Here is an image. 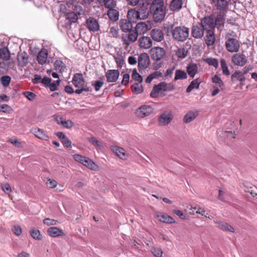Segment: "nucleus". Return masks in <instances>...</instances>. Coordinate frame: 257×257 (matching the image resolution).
Instances as JSON below:
<instances>
[{
    "label": "nucleus",
    "instance_id": "nucleus-62",
    "mask_svg": "<svg viewBox=\"0 0 257 257\" xmlns=\"http://www.w3.org/2000/svg\"><path fill=\"white\" fill-rule=\"evenodd\" d=\"M151 251L156 257H161L163 254V251L160 248H153Z\"/></svg>",
    "mask_w": 257,
    "mask_h": 257
},
{
    "label": "nucleus",
    "instance_id": "nucleus-31",
    "mask_svg": "<svg viewBox=\"0 0 257 257\" xmlns=\"http://www.w3.org/2000/svg\"><path fill=\"white\" fill-rule=\"evenodd\" d=\"M100 5L104 6L106 9L114 8L116 6V2L114 0H97Z\"/></svg>",
    "mask_w": 257,
    "mask_h": 257
},
{
    "label": "nucleus",
    "instance_id": "nucleus-51",
    "mask_svg": "<svg viewBox=\"0 0 257 257\" xmlns=\"http://www.w3.org/2000/svg\"><path fill=\"white\" fill-rule=\"evenodd\" d=\"M212 82L215 83L218 87L221 89L223 88L224 86L223 83L220 78L217 75H216L212 78Z\"/></svg>",
    "mask_w": 257,
    "mask_h": 257
},
{
    "label": "nucleus",
    "instance_id": "nucleus-45",
    "mask_svg": "<svg viewBox=\"0 0 257 257\" xmlns=\"http://www.w3.org/2000/svg\"><path fill=\"white\" fill-rule=\"evenodd\" d=\"M30 234L32 237L36 240H40L42 239V235L38 229L35 228L31 229Z\"/></svg>",
    "mask_w": 257,
    "mask_h": 257
},
{
    "label": "nucleus",
    "instance_id": "nucleus-59",
    "mask_svg": "<svg viewBox=\"0 0 257 257\" xmlns=\"http://www.w3.org/2000/svg\"><path fill=\"white\" fill-rule=\"evenodd\" d=\"M60 79L53 81L52 83L51 82L49 88L52 91H55L57 89V87L60 84Z\"/></svg>",
    "mask_w": 257,
    "mask_h": 257
},
{
    "label": "nucleus",
    "instance_id": "nucleus-12",
    "mask_svg": "<svg viewBox=\"0 0 257 257\" xmlns=\"http://www.w3.org/2000/svg\"><path fill=\"white\" fill-rule=\"evenodd\" d=\"M150 63V58L146 53L141 54L138 59V66L140 69H144L148 67Z\"/></svg>",
    "mask_w": 257,
    "mask_h": 257
},
{
    "label": "nucleus",
    "instance_id": "nucleus-54",
    "mask_svg": "<svg viewBox=\"0 0 257 257\" xmlns=\"http://www.w3.org/2000/svg\"><path fill=\"white\" fill-rule=\"evenodd\" d=\"M187 54V51L184 48H179L176 52V55L180 58H184Z\"/></svg>",
    "mask_w": 257,
    "mask_h": 257
},
{
    "label": "nucleus",
    "instance_id": "nucleus-29",
    "mask_svg": "<svg viewBox=\"0 0 257 257\" xmlns=\"http://www.w3.org/2000/svg\"><path fill=\"white\" fill-rule=\"evenodd\" d=\"M139 14L140 19L145 20L148 17L149 11L148 10V5L143 4L138 11Z\"/></svg>",
    "mask_w": 257,
    "mask_h": 257
},
{
    "label": "nucleus",
    "instance_id": "nucleus-26",
    "mask_svg": "<svg viewBox=\"0 0 257 257\" xmlns=\"http://www.w3.org/2000/svg\"><path fill=\"white\" fill-rule=\"evenodd\" d=\"M48 52L46 49L41 50L38 54L37 60L40 64L43 65L46 63L47 60Z\"/></svg>",
    "mask_w": 257,
    "mask_h": 257
},
{
    "label": "nucleus",
    "instance_id": "nucleus-38",
    "mask_svg": "<svg viewBox=\"0 0 257 257\" xmlns=\"http://www.w3.org/2000/svg\"><path fill=\"white\" fill-rule=\"evenodd\" d=\"M205 41L207 45L208 46H212L214 44L215 42L214 31H210L209 32H207Z\"/></svg>",
    "mask_w": 257,
    "mask_h": 257
},
{
    "label": "nucleus",
    "instance_id": "nucleus-30",
    "mask_svg": "<svg viewBox=\"0 0 257 257\" xmlns=\"http://www.w3.org/2000/svg\"><path fill=\"white\" fill-rule=\"evenodd\" d=\"M198 115V112L197 111H190L185 115L184 122L186 123H188L195 119Z\"/></svg>",
    "mask_w": 257,
    "mask_h": 257
},
{
    "label": "nucleus",
    "instance_id": "nucleus-25",
    "mask_svg": "<svg viewBox=\"0 0 257 257\" xmlns=\"http://www.w3.org/2000/svg\"><path fill=\"white\" fill-rule=\"evenodd\" d=\"M156 217L161 222L167 223H173L175 222V220L167 214L160 213L156 215Z\"/></svg>",
    "mask_w": 257,
    "mask_h": 257
},
{
    "label": "nucleus",
    "instance_id": "nucleus-48",
    "mask_svg": "<svg viewBox=\"0 0 257 257\" xmlns=\"http://www.w3.org/2000/svg\"><path fill=\"white\" fill-rule=\"evenodd\" d=\"M225 22V17L224 15L221 14V13L217 15L215 25L217 26H223Z\"/></svg>",
    "mask_w": 257,
    "mask_h": 257
},
{
    "label": "nucleus",
    "instance_id": "nucleus-49",
    "mask_svg": "<svg viewBox=\"0 0 257 257\" xmlns=\"http://www.w3.org/2000/svg\"><path fill=\"white\" fill-rule=\"evenodd\" d=\"M220 64H221V69L222 70L223 73L226 75H229L230 72L228 69L227 64L224 59H221Z\"/></svg>",
    "mask_w": 257,
    "mask_h": 257
},
{
    "label": "nucleus",
    "instance_id": "nucleus-53",
    "mask_svg": "<svg viewBox=\"0 0 257 257\" xmlns=\"http://www.w3.org/2000/svg\"><path fill=\"white\" fill-rule=\"evenodd\" d=\"M205 61L209 65L213 66L215 68L218 67V60L215 58H208L206 59Z\"/></svg>",
    "mask_w": 257,
    "mask_h": 257
},
{
    "label": "nucleus",
    "instance_id": "nucleus-55",
    "mask_svg": "<svg viewBox=\"0 0 257 257\" xmlns=\"http://www.w3.org/2000/svg\"><path fill=\"white\" fill-rule=\"evenodd\" d=\"M11 78L9 76H3L1 78V81L5 87L8 86L11 82Z\"/></svg>",
    "mask_w": 257,
    "mask_h": 257
},
{
    "label": "nucleus",
    "instance_id": "nucleus-20",
    "mask_svg": "<svg viewBox=\"0 0 257 257\" xmlns=\"http://www.w3.org/2000/svg\"><path fill=\"white\" fill-rule=\"evenodd\" d=\"M132 22L127 19H121L119 22V26L124 32H127L132 30Z\"/></svg>",
    "mask_w": 257,
    "mask_h": 257
},
{
    "label": "nucleus",
    "instance_id": "nucleus-56",
    "mask_svg": "<svg viewBox=\"0 0 257 257\" xmlns=\"http://www.w3.org/2000/svg\"><path fill=\"white\" fill-rule=\"evenodd\" d=\"M104 82L101 80H96L92 83V86L94 87L96 91H99L103 86Z\"/></svg>",
    "mask_w": 257,
    "mask_h": 257
},
{
    "label": "nucleus",
    "instance_id": "nucleus-42",
    "mask_svg": "<svg viewBox=\"0 0 257 257\" xmlns=\"http://www.w3.org/2000/svg\"><path fill=\"white\" fill-rule=\"evenodd\" d=\"M132 89L133 93L137 94L142 93L143 91V88L141 83L135 82L132 86Z\"/></svg>",
    "mask_w": 257,
    "mask_h": 257
},
{
    "label": "nucleus",
    "instance_id": "nucleus-8",
    "mask_svg": "<svg viewBox=\"0 0 257 257\" xmlns=\"http://www.w3.org/2000/svg\"><path fill=\"white\" fill-rule=\"evenodd\" d=\"M200 24L201 26H202V28H203L204 30L206 31V32L214 31V20L210 17L204 18L202 20Z\"/></svg>",
    "mask_w": 257,
    "mask_h": 257
},
{
    "label": "nucleus",
    "instance_id": "nucleus-60",
    "mask_svg": "<svg viewBox=\"0 0 257 257\" xmlns=\"http://www.w3.org/2000/svg\"><path fill=\"white\" fill-rule=\"evenodd\" d=\"M24 95L29 100H33L36 97V95L30 91H25L23 93Z\"/></svg>",
    "mask_w": 257,
    "mask_h": 257
},
{
    "label": "nucleus",
    "instance_id": "nucleus-7",
    "mask_svg": "<svg viewBox=\"0 0 257 257\" xmlns=\"http://www.w3.org/2000/svg\"><path fill=\"white\" fill-rule=\"evenodd\" d=\"M227 50L229 52H237L240 48V44L238 40L234 38H229L225 42Z\"/></svg>",
    "mask_w": 257,
    "mask_h": 257
},
{
    "label": "nucleus",
    "instance_id": "nucleus-1",
    "mask_svg": "<svg viewBox=\"0 0 257 257\" xmlns=\"http://www.w3.org/2000/svg\"><path fill=\"white\" fill-rule=\"evenodd\" d=\"M189 29L184 26L176 27L172 31V36L178 41L183 42L189 36Z\"/></svg>",
    "mask_w": 257,
    "mask_h": 257
},
{
    "label": "nucleus",
    "instance_id": "nucleus-58",
    "mask_svg": "<svg viewBox=\"0 0 257 257\" xmlns=\"http://www.w3.org/2000/svg\"><path fill=\"white\" fill-rule=\"evenodd\" d=\"M1 188L3 191L7 194H9L12 192V189L8 183H4L2 184Z\"/></svg>",
    "mask_w": 257,
    "mask_h": 257
},
{
    "label": "nucleus",
    "instance_id": "nucleus-36",
    "mask_svg": "<svg viewBox=\"0 0 257 257\" xmlns=\"http://www.w3.org/2000/svg\"><path fill=\"white\" fill-rule=\"evenodd\" d=\"M231 80L233 82H235L237 81L243 82L245 80L244 76L242 73V72L239 71H235L233 73L231 77Z\"/></svg>",
    "mask_w": 257,
    "mask_h": 257
},
{
    "label": "nucleus",
    "instance_id": "nucleus-57",
    "mask_svg": "<svg viewBox=\"0 0 257 257\" xmlns=\"http://www.w3.org/2000/svg\"><path fill=\"white\" fill-rule=\"evenodd\" d=\"M12 231L17 236H20L22 232V228L19 225H14L12 226Z\"/></svg>",
    "mask_w": 257,
    "mask_h": 257
},
{
    "label": "nucleus",
    "instance_id": "nucleus-3",
    "mask_svg": "<svg viewBox=\"0 0 257 257\" xmlns=\"http://www.w3.org/2000/svg\"><path fill=\"white\" fill-rule=\"evenodd\" d=\"M172 89L173 87L170 84L162 82L154 87L150 95L152 98H156L159 96V94L162 91H170Z\"/></svg>",
    "mask_w": 257,
    "mask_h": 257
},
{
    "label": "nucleus",
    "instance_id": "nucleus-4",
    "mask_svg": "<svg viewBox=\"0 0 257 257\" xmlns=\"http://www.w3.org/2000/svg\"><path fill=\"white\" fill-rule=\"evenodd\" d=\"M154 108L150 105H143L138 108L135 111L136 116L139 118H144L150 115Z\"/></svg>",
    "mask_w": 257,
    "mask_h": 257
},
{
    "label": "nucleus",
    "instance_id": "nucleus-39",
    "mask_svg": "<svg viewBox=\"0 0 257 257\" xmlns=\"http://www.w3.org/2000/svg\"><path fill=\"white\" fill-rule=\"evenodd\" d=\"M201 81L199 79L197 78L193 80L190 83V84L188 86L186 89L187 92H190L193 89L195 88H198L200 84L201 83Z\"/></svg>",
    "mask_w": 257,
    "mask_h": 257
},
{
    "label": "nucleus",
    "instance_id": "nucleus-9",
    "mask_svg": "<svg viewBox=\"0 0 257 257\" xmlns=\"http://www.w3.org/2000/svg\"><path fill=\"white\" fill-rule=\"evenodd\" d=\"M75 12H70L66 15V19L70 23H76L78 19V16L83 13V11L81 7L78 6L76 7Z\"/></svg>",
    "mask_w": 257,
    "mask_h": 257
},
{
    "label": "nucleus",
    "instance_id": "nucleus-28",
    "mask_svg": "<svg viewBox=\"0 0 257 257\" xmlns=\"http://www.w3.org/2000/svg\"><path fill=\"white\" fill-rule=\"evenodd\" d=\"M152 39L157 42H161L164 39V35L162 32L158 29H153L151 31Z\"/></svg>",
    "mask_w": 257,
    "mask_h": 257
},
{
    "label": "nucleus",
    "instance_id": "nucleus-24",
    "mask_svg": "<svg viewBox=\"0 0 257 257\" xmlns=\"http://www.w3.org/2000/svg\"><path fill=\"white\" fill-rule=\"evenodd\" d=\"M111 150L120 159H126L127 155L123 148L114 146L112 147Z\"/></svg>",
    "mask_w": 257,
    "mask_h": 257
},
{
    "label": "nucleus",
    "instance_id": "nucleus-64",
    "mask_svg": "<svg viewBox=\"0 0 257 257\" xmlns=\"http://www.w3.org/2000/svg\"><path fill=\"white\" fill-rule=\"evenodd\" d=\"M46 184L50 188H53L56 187L57 182L54 180L49 179L47 180Z\"/></svg>",
    "mask_w": 257,
    "mask_h": 257
},
{
    "label": "nucleus",
    "instance_id": "nucleus-21",
    "mask_svg": "<svg viewBox=\"0 0 257 257\" xmlns=\"http://www.w3.org/2000/svg\"><path fill=\"white\" fill-rule=\"evenodd\" d=\"M215 3L217 9L220 12L227 11L228 6V2L227 0H216Z\"/></svg>",
    "mask_w": 257,
    "mask_h": 257
},
{
    "label": "nucleus",
    "instance_id": "nucleus-23",
    "mask_svg": "<svg viewBox=\"0 0 257 257\" xmlns=\"http://www.w3.org/2000/svg\"><path fill=\"white\" fill-rule=\"evenodd\" d=\"M187 72L191 78H194L198 72V67L195 63H190L186 67Z\"/></svg>",
    "mask_w": 257,
    "mask_h": 257
},
{
    "label": "nucleus",
    "instance_id": "nucleus-40",
    "mask_svg": "<svg viewBox=\"0 0 257 257\" xmlns=\"http://www.w3.org/2000/svg\"><path fill=\"white\" fill-rule=\"evenodd\" d=\"M83 165L92 170L96 171L98 169V166L88 158H87Z\"/></svg>",
    "mask_w": 257,
    "mask_h": 257
},
{
    "label": "nucleus",
    "instance_id": "nucleus-27",
    "mask_svg": "<svg viewBox=\"0 0 257 257\" xmlns=\"http://www.w3.org/2000/svg\"><path fill=\"white\" fill-rule=\"evenodd\" d=\"M148 26L145 22L138 23L134 29L139 35H142L148 31Z\"/></svg>",
    "mask_w": 257,
    "mask_h": 257
},
{
    "label": "nucleus",
    "instance_id": "nucleus-52",
    "mask_svg": "<svg viewBox=\"0 0 257 257\" xmlns=\"http://www.w3.org/2000/svg\"><path fill=\"white\" fill-rule=\"evenodd\" d=\"M73 159L77 162L84 165L87 157L82 156L79 154H74L73 156Z\"/></svg>",
    "mask_w": 257,
    "mask_h": 257
},
{
    "label": "nucleus",
    "instance_id": "nucleus-34",
    "mask_svg": "<svg viewBox=\"0 0 257 257\" xmlns=\"http://www.w3.org/2000/svg\"><path fill=\"white\" fill-rule=\"evenodd\" d=\"M19 65L22 67L26 66L28 63V55L26 53L19 54L17 57Z\"/></svg>",
    "mask_w": 257,
    "mask_h": 257
},
{
    "label": "nucleus",
    "instance_id": "nucleus-32",
    "mask_svg": "<svg viewBox=\"0 0 257 257\" xmlns=\"http://www.w3.org/2000/svg\"><path fill=\"white\" fill-rule=\"evenodd\" d=\"M215 223L216 224V226L220 229L224 230L227 231L231 232H233L234 231V228L232 226L228 224L226 222H221V221H215Z\"/></svg>",
    "mask_w": 257,
    "mask_h": 257
},
{
    "label": "nucleus",
    "instance_id": "nucleus-47",
    "mask_svg": "<svg viewBox=\"0 0 257 257\" xmlns=\"http://www.w3.org/2000/svg\"><path fill=\"white\" fill-rule=\"evenodd\" d=\"M132 77L136 82L142 83L143 81L142 76L138 73L136 69L133 70Z\"/></svg>",
    "mask_w": 257,
    "mask_h": 257
},
{
    "label": "nucleus",
    "instance_id": "nucleus-10",
    "mask_svg": "<svg viewBox=\"0 0 257 257\" xmlns=\"http://www.w3.org/2000/svg\"><path fill=\"white\" fill-rule=\"evenodd\" d=\"M247 60L245 55L240 53L234 54L232 57V62L235 65L243 66L247 63Z\"/></svg>",
    "mask_w": 257,
    "mask_h": 257
},
{
    "label": "nucleus",
    "instance_id": "nucleus-6",
    "mask_svg": "<svg viewBox=\"0 0 257 257\" xmlns=\"http://www.w3.org/2000/svg\"><path fill=\"white\" fill-rule=\"evenodd\" d=\"M150 54L153 60L159 61L164 58L166 52L163 48L155 47L151 49Z\"/></svg>",
    "mask_w": 257,
    "mask_h": 257
},
{
    "label": "nucleus",
    "instance_id": "nucleus-41",
    "mask_svg": "<svg viewBox=\"0 0 257 257\" xmlns=\"http://www.w3.org/2000/svg\"><path fill=\"white\" fill-rule=\"evenodd\" d=\"M10 58V54L8 49L4 47L0 49V58L4 60H8Z\"/></svg>",
    "mask_w": 257,
    "mask_h": 257
},
{
    "label": "nucleus",
    "instance_id": "nucleus-13",
    "mask_svg": "<svg viewBox=\"0 0 257 257\" xmlns=\"http://www.w3.org/2000/svg\"><path fill=\"white\" fill-rule=\"evenodd\" d=\"M87 28L90 31L96 32L99 29V25L97 20L92 17H89L86 20Z\"/></svg>",
    "mask_w": 257,
    "mask_h": 257
},
{
    "label": "nucleus",
    "instance_id": "nucleus-50",
    "mask_svg": "<svg viewBox=\"0 0 257 257\" xmlns=\"http://www.w3.org/2000/svg\"><path fill=\"white\" fill-rule=\"evenodd\" d=\"M8 141L17 148H21L23 147V142L19 141L16 138L13 137L10 138Z\"/></svg>",
    "mask_w": 257,
    "mask_h": 257
},
{
    "label": "nucleus",
    "instance_id": "nucleus-61",
    "mask_svg": "<svg viewBox=\"0 0 257 257\" xmlns=\"http://www.w3.org/2000/svg\"><path fill=\"white\" fill-rule=\"evenodd\" d=\"M43 223L45 224L48 225H56L58 223V221L56 220H54L53 219H50L49 218H47L44 219Z\"/></svg>",
    "mask_w": 257,
    "mask_h": 257
},
{
    "label": "nucleus",
    "instance_id": "nucleus-35",
    "mask_svg": "<svg viewBox=\"0 0 257 257\" xmlns=\"http://www.w3.org/2000/svg\"><path fill=\"white\" fill-rule=\"evenodd\" d=\"M183 5L182 0H173L170 6V9L174 12L178 11Z\"/></svg>",
    "mask_w": 257,
    "mask_h": 257
},
{
    "label": "nucleus",
    "instance_id": "nucleus-43",
    "mask_svg": "<svg viewBox=\"0 0 257 257\" xmlns=\"http://www.w3.org/2000/svg\"><path fill=\"white\" fill-rule=\"evenodd\" d=\"M113 58L116 63L117 67L121 68L124 64L123 57L119 54H116L114 55Z\"/></svg>",
    "mask_w": 257,
    "mask_h": 257
},
{
    "label": "nucleus",
    "instance_id": "nucleus-18",
    "mask_svg": "<svg viewBox=\"0 0 257 257\" xmlns=\"http://www.w3.org/2000/svg\"><path fill=\"white\" fill-rule=\"evenodd\" d=\"M139 46L142 48L149 49L152 46V42L150 37H142L139 40Z\"/></svg>",
    "mask_w": 257,
    "mask_h": 257
},
{
    "label": "nucleus",
    "instance_id": "nucleus-11",
    "mask_svg": "<svg viewBox=\"0 0 257 257\" xmlns=\"http://www.w3.org/2000/svg\"><path fill=\"white\" fill-rule=\"evenodd\" d=\"M173 118V116L172 113L165 111L160 115L159 122L161 125L165 126L170 123Z\"/></svg>",
    "mask_w": 257,
    "mask_h": 257
},
{
    "label": "nucleus",
    "instance_id": "nucleus-63",
    "mask_svg": "<svg viewBox=\"0 0 257 257\" xmlns=\"http://www.w3.org/2000/svg\"><path fill=\"white\" fill-rule=\"evenodd\" d=\"M109 34L114 38H117L119 35V30L116 27H111L110 29Z\"/></svg>",
    "mask_w": 257,
    "mask_h": 257
},
{
    "label": "nucleus",
    "instance_id": "nucleus-17",
    "mask_svg": "<svg viewBox=\"0 0 257 257\" xmlns=\"http://www.w3.org/2000/svg\"><path fill=\"white\" fill-rule=\"evenodd\" d=\"M72 83L76 87L85 86L84 79L81 73L75 74L72 79Z\"/></svg>",
    "mask_w": 257,
    "mask_h": 257
},
{
    "label": "nucleus",
    "instance_id": "nucleus-15",
    "mask_svg": "<svg viewBox=\"0 0 257 257\" xmlns=\"http://www.w3.org/2000/svg\"><path fill=\"white\" fill-rule=\"evenodd\" d=\"M119 76V72L117 70H108L106 72L105 76L108 82H115L117 81Z\"/></svg>",
    "mask_w": 257,
    "mask_h": 257
},
{
    "label": "nucleus",
    "instance_id": "nucleus-37",
    "mask_svg": "<svg viewBox=\"0 0 257 257\" xmlns=\"http://www.w3.org/2000/svg\"><path fill=\"white\" fill-rule=\"evenodd\" d=\"M54 65L55 70L60 73H62L66 70L65 64L61 60H56L55 62Z\"/></svg>",
    "mask_w": 257,
    "mask_h": 257
},
{
    "label": "nucleus",
    "instance_id": "nucleus-46",
    "mask_svg": "<svg viewBox=\"0 0 257 257\" xmlns=\"http://www.w3.org/2000/svg\"><path fill=\"white\" fill-rule=\"evenodd\" d=\"M187 77V73L184 71L180 70H177L175 72V80L184 79Z\"/></svg>",
    "mask_w": 257,
    "mask_h": 257
},
{
    "label": "nucleus",
    "instance_id": "nucleus-19",
    "mask_svg": "<svg viewBox=\"0 0 257 257\" xmlns=\"http://www.w3.org/2000/svg\"><path fill=\"white\" fill-rule=\"evenodd\" d=\"M47 233L48 235L52 237H56L64 235V233L62 230L56 227H51L48 229Z\"/></svg>",
    "mask_w": 257,
    "mask_h": 257
},
{
    "label": "nucleus",
    "instance_id": "nucleus-2",
    "mask_svg": "<svg viewBox=\"0 0 257 257\" xmlns=\"http://www.w3.org/2000/svg\"><path fill=\"white\" fill-rule=\"evenodd\" d=\"M139 35L134 29L127 32V34H122L121 40L124 48L125 49H127L131 43L136 42Z\"/></svg>",
    "mask_w": 257,
    "mask_h": 257
},
{
    "label": "nucleus",
    "instance_id": "nucleus-22",
    "mask_svg": "<svg viewBox=\"0 0 257 257\" xmlns=\"http://www.w3.org/2000/svg\"><path fill=\"white\" fill-rule=\"evenodd\" d=\"M127 20L132 23H136L139 19H140V17L138 11L135 9L130 10L127 14Z\"/></svg>",
    "mask_w": 257,
    "mask_h": 257
},
{
    "label": "nucleus",
    "instance_id": "nucleus-16",
    "mask_svg": "<svg viewBox=\"0 0 257 257\" xmlns=\"http://www.w3.org/2000/svg\"><path fill=\"white\" fill-rule=\"evenodd\" d=\"M204 29L202 26L199 23L193 26L192 29V35L195 38H200L204 34Z\"/></svg>",
    "mask_w": 257,
    "mask_h": 257
},
{
    "label": "nucleus",
    "instance_id": "nucleus-33",
    "mask_svg": "<svg viewBox=\"0 0 257 257\" xmlns=\"http://www.w3.org/2000/svg\"><path fill=\"white\" fill-rule=\"evenodd\" d=\"M107 15L111 21L115 22L118 20L119 12L114 8L108 9Z\"/></svg>",
    "mask_w": 257,
    "mask_h": 257
},
{
    "label": "nucleus",
    "instance_id": "nucleus-44",
    "mask_svg": "<svg viewBox=\"0 0 257 257\" xmlns=\"http://www.w3.org/2000/svg\"><path fill=\"white\" fill-rule=\"evenodd\" d=\"M164 7V0H154L150 7V10H153V7L159 9Z\"/></svg>",
    "mask_w": 257,
    "mask_h": 257
},
{
    "label": "nucleus",
    "instance_id": "nucleus-14",
    "mask_svg": "<svg viewBox=\"0 0 257 257\" xmlns=\"http://www.w3.org/2000/svg\"><path fill=\"white\" fill-rule=\"evenodd\" d=\"M31 132L37 138L39 139L48 141L49 140V137L42 129L38 127L32 128Z\"/></svg>",
    "mask_w": 257,
    "mask_h": 257
},
{
    "label": "nucleus",
    "instance_id": "nucleus-5",
    "mask_svg": "<svg viewBox=\"0 0 257 257\" xmlns=\"http://www.w3.org/2000/svg\"><path fill=\"white\" fill-rule=\"evenodd\" d=\"M150 11L153 15L155 21L157 22L162 21L164 19L166 14V7H162L159 9L153 7V10Z\"/></svg>",
    "mask_w": 257,
    "mask_h": 257
}]
</instances>
